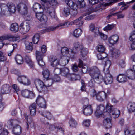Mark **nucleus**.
<instances>
[{"mask_svg": "<svg viewBox=\"0 0 135 135\" xmlns=\"http://www.w3.org/2000/svg\"><path fill=\"white\" fill-rule=\"evenodd\" d=\"M0 7L2 14L6 16H9L13 14L11 11L7 10L6 4L4 3L0 4Z\"/></svg>", "mask_w": 135, "mask_h": 135, "instance_id": "nucleus-9", "label": "nucleus"}, {"mask_svg": "<svg viewBox=\"0 0 135 135\" xmlns=\"http://www.w3.org/2000/svg\"><path fill=\"white\" fill-rule=\"evenodd\" d=\"M69 61V58L68 57L63 56L60 59V64L62 66H64L68 63Z\"/></svg>", "mask_w": 135, "mask_h": 135, "instance_id": "nucleus-32", "label": "nucleus"}, {"mask_svg": "<svg viewBox=\"0 0 135 135\" xmlns=\"http://www.w3.org/2000/svg\"><path fill=\"white\" fill-rule=\"evenodd\" d=\"M125 135H135L134 130L126 129L124 131Z\"/></svg>", "mask_w": 135, "mask_h": 135, "instance_id": "nucleus-50", "label": "nucleus"}, {"mask_svg": "<svg viewBox=\"0 0 135 135\" xmlns=\"http://www.w3.org/2000/svg\"><path fill=\"white\" fill-rule=\"evenodd\" d=\"M83 112L84 114L86 115H90L93 113L92 108L91 105H84Z\"/></svg>", "mask_w": 135, "mask_h": 135, "instance_id": "nucleus-15", "label": "nucleus"}, {"mask_svg": "<svg viewBox=\"0 0 135 135\" xmlns=\"http://www.w3.org/2000/svg\"><path fill=\"white\" fill-rule=\"evenodd\" d=\"M83 17V16H81L78 19L70 23L67 22L64 23H62L58 24L57 26L55 27L51 26L48 27L46 29L42 30L41 32L42 33H44L45 32L54 31L55 29H60L66 28L68 27L70 24H72V23L75 24L79 27H80L82 25L83 23L82 21L80 20Z\"/></svg>", "mask_w": 135, "mask_h": 135, "instance_id": "nucleus-3", "label": "nucleus"}, {"mask_svg": "<svg viewBox=\"0 0 135 135\" xmlns=\"http://www.w3.org/2000/svg\"><path fill=\"white\" fill-rule=\"evenodd\" d=\"M17 8L18 11L20 13L25 16L27 15L28 13V8L26 5L22 3L20 4L17 5Z\"/></svg>", "mask_w": 135, "mask_h": 135, "instance_id": "nucleus-8", "label": "nucleus"}, {"mask_svg": "<svg viewBox=\"0 0 135 135\" xmlns=\"http://www.w3.org/2000/svg\"><path fill=\"white\" fill-rule=\"evenodd\" d=\"M49 61L51 62V66L53 67H56L60 64L59 59L55 56H50Z\"/></svg>", "mask_w": 135, "mask_h": 135, "instance_id": "nucleus-12", "label": "nucleus"}, {"mask_svg": "<svg viewBox=\"0 0 135 135\" xmlns=\"http://www.w3.org/2000/svg\"><path fill=\"white\" fill-rule=\"evenodd\" d=\"M15 59L17 64H22L23 62V60L22 57L20 55H17L16 56Z\"/></svg>", "mask_w": 135, "mask_h": 135, "instance_id": "nucleus-40", "label": "nucleus"}, {"mask_svg": "<svg viewBox=\"0 0 135 135\" xmlns=\"http://www.w3.org/2000/svg\"><path fill=\"white\" fill-rule=\"evenodd\" d=\"M81 50V55L82 57L84 58L87 55L88 53L87 49L83 47V48Z\"/></svg>", "mask_w": 135, "mask_h": 135, "instance_id": "nucleus-53", "label": "nucleus"}, {"mask_svg": "<svg viewBox=\"0 0 135 135\" xmlns=\"http://www.w3.org/2000/svg\"><path fill=\"white\" fill-rule=\"evenodd\" d=\"M81 83L82 86L81 87V90L82 91H85L86 90V84L83 80H81Z\"/></svg>", "mask_w": 135, "mask_h": 135, "instance_id": "nucleus-58", "label": "nucleus"}, {"mask_svg": "<svg viewBox=\"0 0 135 135\" xmlns=\"http://www.w3.org/2000/svg\"><path fill=\"white\" fill-rule=\"evenodd\" d=\"M39 112L40 114L49 120H51L53 118V116L51 113L48 111H45L43 112L39 111Z\"/></svg>", "mask_w": 135, "mask_h": 135, "instance_id": "nucleus-23", "label": "nucleus"}, {"mask_svg": "<svg viewBox=\"0 0 135 135\" xmlns=\"http://www.w3.org/2000/svg\"><path fill=\"white\" fill-rule=\"evenodd\" d=\"M133 71L132 70H127L125 73L126 76L129 79H135V75Z\"/></svg>", "mask_w": 135, "mask_h": 135, "instance_id": "nucleus-31", "label": "nucleus"}, {"mask_svg": "<svg viewBox=\"0 0 135 135\" xmlns=\"http://www.w3.org/2000/svg\"><path fill=\"white\" fill-rule=\"evenodd\" d=\"M90 123V120L89 119H86L84 120L83 123V126H88Z\"/></svg>", "mask_w": 135, "mask_h": 135, "instance_id": "nucleus-60", "label": "nucleus"}, {"mask_svg": "<svg viewBox=\"0 0 135 135\" xmlns=\"http://www.w3.org/2000/svg\"><path fill=\"white\" fill-rule=\"evenodd\" d=\"M36 101V103L40 107L43 108L46 107V102L42 97L40 96H38Z\"/></svg>", "mask_w": 135, "mask_h": 135, "instance_id": "nucleus-14", "label": "nucleus"}, {"mask_svg": "<svg viewBox=\"0 0 135 135\" xmlns=\"http://www.w3.org/2000/svg\"><path fill=\"white\" fill-rule=\"evenodd\" d=\"M25 60L26 62L28 64L31 69H35V65L34 63L28 56L25 57Z\"/></svg>", "mask_w": 135, "mask_h": 135, "instance_id": "nucleus-26", "label": "nucleus"}, {"mask_svg": "<svg viewBox=\"0 0 135 135\" xmlns=\"http://www.w3.org/2000/svg\"><path fill=\"white\" fill-rule=\"evenodd\" d=\"M30 91L27 89H25L22 91L21 94L22 95L26 98H28L29 96Z\"/></svg>", "mask_w": 135, "mask_h": 135, "instance_id": "nucleus-51", "label": "nucleus"}, {"mask_svg": "<svg viewBox=\"0 0 135 135\" xmlns=\"http://www.w3.org/2000/svg\"><path fill=\"white\" fill-rule=\"evenodd\" d=\"M69 124L70 127L72 128H75L77 124V122L74 119L71 118L69 120Z\"/></svg>", "mask_w": 135, "mask_h": 135, "instance_id": "nucleus-37", "label": "nucleus"}, {"mask_svg": "<svg viewBox=\"0 0 135 135\" xmlns=\"http://www.w3.org/2000/svg\"><path fill=\"white\" fill-rule=\"evenodd\" d=\"M105 77L104 82L106 84H110L113 82V79L112 75L110 74L109 70L105 72Z\"/></svg>", "mask_w": 135, "mask_h": 135, "instance_id": "nucleus-10", "label": "nucleus"}, {"mask_svg": "<svg viewBox=\"0 0 135 135\" xmlns=\"http://www.w3.org/2000/svg\"><path fill=\"white\" fill-rule=\"evenodd\" d=\"M42 74L44 77L47 79L49 76L50 72L47 69H45L42 72Z\"/></svg>", "mask_w": 135, "mask_h": 135, "instance_id": "nucleus-47", "label": "nucleus"}, {"mask_svg": "<svg viewBox=\"0 0 135 135\" xmlns=\"http://www.w3.org/2000/svg\"><path fill=\"white\" fill-rule=\"evenodd\" d=\"M42 2L41 3L42 5L44 6L45 10L46 11L47 13L49 15L51 18L53 20L57 19L56 16V15L55 10L52 7L48 8L50 6H51L53 7H55L57 5L58 3L56 0H41Z\"/></svg>", "mask_w": 135, "mask_h": 135, "instance_id": "nucleus-2", "label": "nucleus"}, {"mask_svg": "<svg viewBox=\"0 0 135 135\" xmlns=\"http://www.w3.org/2000/svg\"><path fill=\"white\" fill-rule=\"evenodd\" d=\"M118 64L120 66L121 68H124L125 66V62L124 60L122 59H120L119 60L118 62Z\"/></svg>", "mask_w": 135, "mask_h": 135, "instance_id": "nucleus-63", "label": "nucleus"}, {"mask_svg": "<svg viewBox=\"0 0 135 135\" xmlns=\"http://www.w3.org/2000/svg\"><path fill=\"white\" fill-rule=\"evenodd\" d=\"M75 7L72 8L70 11V14L72 16H75L78 13V11L76 8Z\"/></svg>", "mask_w": 135, "mask_h": 135, "instance_id": "nucleus-57", "label": "nucleus"}, {"mask_svg": "<svg viewBox=\"0 0 135 135\" xmlns=\"http://www.w3.org/2000/svg\"><path fill=\"white\" fill-rule=\"evenodd\" d=\"M105 107L103 104H100L98 106L95 113V116L97 117H99L102 114V112L104 110Z\"/></svg>", "mask_w": 135, "mask_h": 135, "instance_id": "nucleus-18", "label": "nucleus"}, {"mask_svg": "<svg viewBox=\"0 0 135 135\" xmlns=\"http://www.w3.org/2000/svg\"><path fill=\"white\" fill-rule=\"evenodd\" d=\"M112 54L113 57L116 58L119 56L120 52L118 49H114L112 50Z\"/></svg>", "mask_w": 135, "mask_h": 135, "instance_id": "nucleus-36", "label": "nucleus"}, {"mask_svg": "<svg viewBox=\"0 0 135 135\" xmlns=\"http://www.w3.org/2000/svg\"><path fill=\"white\" fill-rule=\"evenodd\" d=\"M6 60V58L4 56L3 52L0 51V62L4 61Z\"/></svg>", "mask_w": 135, "mask_h": 135, "instance_id": "nucleus-62", "label": "nucleus"}, {"mask_svg": "<svg viewBox=\"0 0 135 135\" xmlns=\"http://www.w3.org/2000/svg\"><path fill=\"white\" fill-rule=\"evenodd\" d=\"M19 27L20 31L23 34L28 32L30 28V24L25 21L22 22L20 25Z\"/></svg>", "mask_w": 135, "mask_h": 135, "instance_id": "nucleus-6", "label": "nucleus"}, {"mask_svg": "<svg viewBox=\"0 0 135 135\" xmlns=\"http://www.w3.org/2000/svg\"><path fill=\"white\" fill-rule=\"evenodd\" d=\"M96 49L99 52L104 53L105 50V47L103 45H98L96 47Z\"/></svg>", "mask_w": 135, "mask_h": 135, "instance_id": "nucleus-39", "label": "nucleus"}, {"mask_svg": "<svg viewBox=\"0 0 135 135\" xmlns=\"http://www.w3.org/2000/svg\"><path fill=\"white\" fill-rule=\"evenodd\" d=\"M111 113L113 117L115 118H116L119 116L120 114V112L119 110L117 109H115Z\"/></svg>", "mask_w": 135, "mask_h": 135, "instance_id": "nucleus-42", "label": "nucleus"}, {"mask_svg": "<svg viewBox=\"0 0 135 135\" xmlns=\"http://www.w3.org/2000/svg\"><path fill=\"white\" fill-rule=\"evenodd\" d=\"M111 65V61L109 60H107L105 62V69H106V71H107L109 70V69Z\"/></svg>", "mask_w": 135, "mask_h": 135, "instance_id": "nucleus-54", "label": "nucleus"}, {"mask_svg": "<svg viewBox=\"0 0 135 135\" xmlns=\"http://www.w3.org/2000/svg\"><path fill=\"white\" fill-rule=\"evenodd\" d=\"M65 3L70 8H73L77 6V4L74 3L71 0H66Z\"/></svg>", "mask_w": 135, "mask_h": 135, "instance_id": "nucleus-41", "label": "nucleus"}, {"mask_svg": "<svg viewBox=\"0 0 135 135\" xmlns=\"http://www.w3.org/2000/svg\"><path fill=\"white\" fill-rule=\"evenodd\" d=\"M129 40L132 41H135V30H134L131 32L129 38Z\"/></svg>", "mask_w": 135, "mask_h": 135, "instance_id": "nucleus-59", "label": "nucleus"}, {"mask_svg": "<svg viewBox=\"0 0 135 135\" xmlns=\"http://www.w3.org/2000/svg\"><path fill=\"white\" fill-rule=\"evenodd\" d=\"M19 121L16 120H10L8 122V124L13 126V132L15 135H19L22 132L21 127L18 124L19 123Z\"/></svg>", "mask_w": 135, "mask_h": 135, "instance_id": "nucleus-5", "label": "nucleus"}, {"mask_svg": "<svg viewBox=\"0 0 135 135\" xmlns=\"http://www.w3.org/2000/svg\"><path fill=\"white\" fill-rule=\"evenodd\" d=\"M119 39V36L117 35H113L109 38V41L112 44H114L118 41Z\"/></svg>", "mask_w": 135, "mask_h": 135, "instance_id": "nucleus-21", "label": "nucleus"}, {"mask_svg": "<svg viewBox=\"0 0 135 135\" xmlns=\"http://www.w3.org/2000/svg\"><path fill=\"white\" fill-rule=\"evenodd\" d=\"M53 81L52 79H47L45 84L42 81L38 79L35 81V84L36 88L40 92L46 93L48 91L47 87L52 85Z\"/></svg>", "mask_w": 135, "mask_h": 135, "instance_id": "nucleus-4", "label": "nucleus"}, {"mask_svg": "<svg viewBox=\"0 0 135 135\" xmlns=\"http://www.w3.org/2000/svg\"><path fill=\"white\" fill-rule=\"evenodd\" d=\"M39 37L40 35L38 34H36L34 35L32 39V41L34 44H37L38 43Z\"/></svg>", "mask_w": 135, "mask_h": 135, "instance_id": "nucleus-48", "label": "nucleus"}, {"mask_svg": "<svg viewBox=\"0 0 135 135\" xmlns=\"http://www.w3.org/2000/svg\"><path fill=\"white\" fill-rule=\"evenodd\" d=\"M69 69L67 68H61V74L63 76H66L68 78L69 75L70 74L69 73Z\"/></svg>", "mask_w": 135, "mask_h": 135, "instance_id": "nucleus-30", "label": "nucleus"}, {"mask_svg": "<svg viewBox=\"0 0 135 135\" xmlns=\"http://www.w3.org/2000/svg\"><path fill=\"white\" fill-rule=\"evenodd\" d=\"M107 56V55L105 53H102L98 54L97 57L98 60H102L104 59Z\"/></svg>", "mask_w": 135, "mask_h": 135, "instance_id": "nucleus-49", "label": "nucleus"}, {"mask_svg": "<svg viewBox=\"0 0 135 135\" xmlns=\"http://www.w3.org/2000/svg\"><path fill=\"white\" fill-rule=\"evenodd\" d=\"M12 88L14 90V92L17 93L19 91V87L16 84H14L12 85Z\"/></svg>", "mask_w": 135, "mask_h": 135, "instance_id": "nucleus-64", "label": "nucleus"}, {"mask_svg": "<svg viewBox=\"0 0 135 135\" xmlns=\"http://www.w3.org/2000/svg\"><path fill=\"white\" fill-rule=\"evenodd\" d=\"M127 77L125 73L120 74L117 77V80L119 82H124L127 80Z\"/></svg>", "mask_w": 135, "mask_h": 135, "instance_id": "nucleus-25", "label": "nucleus"}, {"mask_svg": "<svg viewBox=\"0 0 135 135\" xmlns=\"http://www.w3.org/2000/svg\"><path fill=\"white\" fill-rule=\"evenodd\" d=\"M11 89L9 85L4 84L2 86L1 91L2 93L3 94H7L9 93Z\"/></svg>", "mask_w": 135, "mask_h": 135, "instance_id": "nucleus-24", "label": "nucleus"}, {"mask_svg": "<svg viewBox=\"0 0 135 135\" xmlns=\"http://www.w3.org/2000/svg\"><path fill=\"white\" fill-rule=\"evenodd\" d=\"M90 30L92 32L94 33V35L95 37L97 36L100 33L99 28L95 27L94 24L92 23L89 26Z\"/></svg>", "mask_w": 135, "mask_h": 135, "instance_id": "nucleus-17", "label": "nucleus"}, {"mask_svg": "<svg viewBox=\"0 0 135 135\" xmlns=\"http://www.w3.org/2000/svg\"><path fill=\"white\" fill-rule=\"evenodd\" d=\"M115 109L112 105L109 103H107L106 106L107 112L104 114V115L105 114L108 115L109 112L111 113Z\"/></svg>", "mask_w": 135, "mask_h": 135, "instance_id": "nucleus-34", "label": "nucleus"}, {"mask_svg": "<svg viewBox=\"0 0 135 135\" xmlns=\"http://www.w3.org/2000/svg\"><path fill=\"white\" fill-rule=\"evenodd\" d=\"M61 52L63 55L66 56L69 53V49L66 47H62L61 49Z\"/></svg>", "mask_w": 135, "mask_h": 135, "instance_id": "nucleus-45", "label": "nucleus"}, {"mask_svg": "<svg viewBox=\"0 0 135 135\" xmlns=\"http://www.w3.org/2000/svg\"><path fill=\"white\" fill-rule=\"evenodd\" d=\"M114 27V25L113 24L112 25L108 24L104 28V30L107 31L113 29Z\"/></svg>", "mask_w": 135, "mask_h": 135, "instance_id": "nucleus-56", "label": "nucleus"}, {"mask_svg": "<svg viewBox=\"0 0 135 135\" xmlns=\"http://www.w3.org/2000/svg\"><path fill=\"white\" fill-rule=\"evenodd\" d=\"M33 8L34 10L39 9L40 10L42 9L43 11H44V8L40 4L38 3H36L33 5Z\"/></svg>", "mask_w": 135, "mask_h": 135, "instance_id": "nucleus-55", "label": "nucleus"}, {"mask_svg": "<svg viewBox=\"0 0 135 135\" xmlns=\"http://www.w3.org/2000/svg\"><path fill=\"white\" fill-rule=\"evenodd\" d=\"M89 75L92 79H91L88 83L89 86L93 87L95 82L100 83L103 81V78L101 74L100 71L96 66L91 68L89 70Z\"/></svg>", "mask_w": 135, "mask_h": 135, "instance_id": "nucleus-1", "label": "nucleus"}, {"mask_svg": "<svg viewBox=\"0 0 135 135\" xmlns=\"http://www.w3.org/2000/svg\"><path fill=\"white\" fill-rule=\"evenodd\" d=\"M71 50L70 53V57L71 59H73L74 58L75 55L78 52L73 49H71Z\"/></svg>", "mask_w": 135, "mask_h": 135, "instance_id": "nucleus-52", "label": "nucleus"}, {"mask_svg": "<svg viewBox=\"0 0 135 135\" xmlns=\"http://www.w3.org/2000/svg\"><path fill=\"white\" fill-rule=\"evenodd\" d=\"M81 33L82 30L81 29H76L74 31V35L75 37H78L81 35Z\"/></svg>", "mask_w": 135, "mask_h": 135, "instance_id": "nucleus-44", "label": "nucleus"}, {"mask_svg": "<svg viewBox=\"0 0 135 135\" xmlns=\"http://www.w3.org/2000/svg\"><path fill=\"white\" fill-rule=\"evenodd\" d=\"M36 103H33L29 106L30 114L32 116H34L36 113Z\"/></svg>", "mask_w": 135, "mask_h": 135, "instance_id": "nucleus-20", "label": "nucleus"}, {"mask_svg": "<svg viewBox=\"0 0 135 135\" xmlns=\"http://www.w3.org/2000/svg\"><path fill=\"white\" fill-rule=\"evenodd\" d=\"M35 16L38 20L42 22H45L47 21V17L43 14L42 12L36 13Z\"/></svg>", "mask_w": 135, "mask_h": 135, "instance_id": "nucleus-13", "label": "nucleus"}, {"mask_svg": "<svg viewBox=\"0 0 135 135\" xmlns=\"http://www.w3.org/2000/svg\"><path fill=\"white\" fill-rule=\"evenodd\" d=\"M63 14L65 16H68L70 14V8L68 7H65L63 9Z\"/></svg>", "mask_w": 135, "mask_h": 135, "instance_id": "nucleus-46", "label": "nucleus"}, {"mask_svg": "<svg viewBox=\"0 0 135 135\" xmlns=\"http://www.w3.org/2000/svg\"><path fill=\"white\" fill-rule=\"evenodd\" d=\"M3 125L1 123H0V135H7L8 132L6 129H3Z\"/></svg>", "mask_w": 135, "mask_h": 135, "instance_id": "nucleus-38", "label": "nucleus"}, {"mask_svg": "<svg viewBox=\"0 0 135 135\" xmlns=\"http://www.w3.org/2000/svg\"><path fill=\"white\" fill-rule=\"evenodd\" d=\"M83 46L82 44L78 42H76L74 44V47L73 49L76 51L77 52L83 48Z\"/></svg>", "mask_w": 135, "mask_h": 135, "instance_id": "nucleus-28", "label": "nucleus"}, {"mask_svg": "<svg viewBox=\"0 0 135 135\" xmlns=\"http://www.w3.org/2000/svg\"><path fill=\"white\" fill-rule=\"evenodd\" d=\"M17 80L21 84L24 85L28 86L31 84V81L28 77L24 75L19 76Z\"/></svg>", "mask_w": 135, "mask_h": 135, "instance_id": "nucleus-7", "label": "nucleus"}, {"mask_svg": "<svg viewBox=\"0 0 135 135\" xmlns=\"http://www.w3.org/2000/svg\"><path fill=\"white\" fill-rule=\"evenodd\" d=\"M10 30L11 31L14 32L18 31L19 29V26L18 24L14 23L11 24L10 26Z\"/></svg>", "mask_w": 135, "mask_h": 135, "instance_id": "nucleus-35", "label": "nucleus"}, {"mask_svg": "<svg viewBox=\"0 0 135 135\" xmlns=\"http://www.w3.org/2000/svg\"><path fill=\"white\" fill-rule=\"evenodd\" d=\"M106 93L104 91H102L98 92L96 95L97 99L100 101H102L106 99Z\"/></svg>", "mask_w": 135, "mask_h": 135, "instance_id": "nucleus-19", "label": "nucleus"}, {"mask_svg": "<svg viewBox=\"0 0 135 135\" xmlns=\"http://www.w3.org/2000/svg\"><path fill=\"white\" fill-rule=\"evenodd\" d=\"M68 78L71 81H74L79 80L81 78L79 75L73 74H69Z\"/></svg>", "mask_w": 135, "mask_h": 135, "instance_id": "nucleus-29", "label": "nucleus"}, {"mask_svg": "<svg viewBox=\"0 0 135 135\" xmlns=\"http://www.w3.org/2000/svg\"><path fill=\"white\" fill-rule=\"evenodd\" d=\"M127 108L129 113H132L135 110V103L130 102L127 105Z\"/></svg>", "mask_w": 135, "mask_h": 135, "instance_id": "nucleus-27", "label": "nucleus"}, {"mask_svg": "<svg viewBox=\"0 0 135 135\" xmlns=\"http://www.w3.org/2000/svg\"><path fill=\"white\" fill-rule=\"evenodd\" d=\"M19 39V38L18 37H16L11 35H7L0 37V40L1 41L8 40L9 41L13 42L18 40Z\"/></svg>", "mask_w": 135, "mask_h": 135, "instance_id": "nucleus-11", "label": "nucleus"}, {"mask_svg": "<svg viewBox=\"0 0 135 135\" xmlns=\"http://www.w3.org/2000/svg\"><path fill=\"white\" fill-rule=\"evenodd\" d=\"M43 53L39 51H36V56L37 60H39L40 59H42L44 56Z\"/></svg>", "mask_w": 135, "mask_h": 135, "instance_id": "nucleus-43", "label": "nucleus"}, {"mask_svg": "<svg viewBox=\"0 0 135 135\" xmlns=\"http://www.w3.org/2000/svg\"><path fill=\"white\" fill-rule=\"evenodd\" d=\"M88 1L89 4L91 5H93L98 4L96 7V8H100L102 5L99 0H88Z\"/></svg>", "mask_w": 135, "mask_h": 135, "instance_id": "nucleus-33", "label": "nucleus"}, {"mask_svg": "<svg viewBox=\"0 0 135 135\" xmlns=\"http://www.w3.org/2000/svg\"><path fill=\"white\" fill-rule=\"evenodd\" d=\"M135 1V0H132L131 1L129 2H127L126 3H125L124 2H121L119 3L118 4V6H120V5H122V7H123L125 6L127 4L130 3H133Z\"/></svg>", "mask_w": 135, "mask_h": 135, "instance_id": "nucleus-61", "label": "nucleus"}, {"mask_svg": "<svg viewBox=\"0 0 135 135\" xmlns=\"http://www.w3.org/2000/svg\"><path fill=\"white\" fill-rule=\"evenodd\" d=\"M7 8L11 11L12 13H14L16 10V7L14 4L11 2H8L6 5Z\"/></svg>", "mask_w": 135, "mask_h": 135, "instance_id": "nucleus-22", "label": "nucleus"}, {"mask_svg": "<svg viewBox=\"0 0 135 135\" xmlns=\"http://www.w3.org/2000/svg\"><path fill=\"white\" fill-rule=\"evenodd\" d=\"M111 118L110 117L104 118L103 121V124L106 129H108L112 127V124L111 123Z\"/></svg>", "mask_w": 135, "mask_h": 135, "instance_id": "nucleus-16", "label": "nucleus"}]
</instances>
